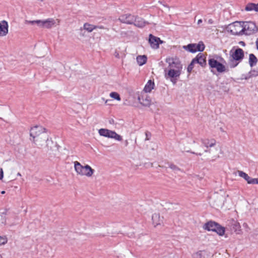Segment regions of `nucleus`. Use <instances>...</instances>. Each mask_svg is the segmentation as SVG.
<instances>
[{"label":"nucleus","instance_id":"nucleus-1","mask_svg":"<svg viewBox=\"0 0 258 258\" xmlns=\"http://www.w3.org/2000/svg\"><path fill=\"white\" fill-rule=\"evenodd\" d=\"M166 62L168 66L164 70L165 77L166 79H170L174 84L181 74L182 65L179 59L176 57L167 58Z\"/></svg>","mask_w":258,"mask_h":258},{"label":"nucleus","instance_id":"nucleus-2","mask_svg":"<svg viewBox=\"0 0 258 258\" xmlns=\"http://www.w3.org/2000/svg\"><path fill=\"white\" fill-rule=\"evenodd\" d=\"M74 168L77 174L81 176L91 177L94 172L93 169L89 165L83 166L78 161L74 162Z\"/></svg>","mask_w":258,"mask_h":258},{"label":"nucleus","instance_id":"nucleus-3","mask_svg":"<svg viewBox=\"0 0 258 258\" xmlns=\"http://www.w3.org/2000/svg\"><path fill=\"white\" fill-rule=\"evenodd\" d=\"M203 228L208 231L216 232L219 235H223L225 233V228L218 223L213 221H209L203 226Z\"/></svg>","mask_w":258,"mask_h":258},{"label":"nucleus","instance_id":"nucleus-4","mask_svg":"<svg viewBox=\"0 0 258 258\" xmlns=\"http://www.w3.org/2000/svg\"><path fill=\"white\" fill-rule=\"evenodd\" d=\"M30 135L31 137L33 139L41 137V138H48V134L46 132L45 128H43L41 126H35L32 127Z\"/></svg>","mask_w":258,"mask_h":258},{"label":"nucleus","instance_id":"nucleus-5","mask_svg":"<svg viewBox=\"0 0 258 258\" xmlns=\"http://www.w3.org/2000/svg\"><path fill=\"white\" fill-rule=\"evenodd\" d=\"M242 29V35H245L253 34L257 31L256 25L252 22H243Z\"/></svg>","mask_w":258,"mask_h":258},{"label":"nucleus","instance_id":"nucleus-6","mask_svg":"<svg viewBox=\"0 0 258 258\" xmlns=\"http://www.w3.org/2000/svg\"><path fill=\"white\" fill-rule=\"evenodd\" d=\"M98 133L101 136L113 139L118 141H121L122 140V137L115 132L108 129L101 128L98 131Z\"/></svg>","mask_w":258,"mask_h":258},{"label":"nucleus","instance_id":"nucleus-7","mask_svg":"<svg viewBox=\"0 0 258 258\" xmlns=\"http://www.w3.org/2000/svg\"><path fill=\"white\" fill-rule=\"evenodd\" d=\"M208 64L211 72L213 69H215L218 73H223L225 71V67L221 63L218 61L214 58H210L208 60Z\"/></svg>","mask_w":258,"mask_h":258},{"label":"nucleus","instance_id":"nucleus-8","mask_svg":"<svg viewBox=\"0 0 258 258\" xmlns=\"http://www.w3.org/2000/svg\"><path fill=\"white\" fill-rule=\"evenodd\" d=\"M205 47V45L202 41L199 42L197 44L191 43L183 46L184 49L191 53H195L197 51H203Z\"/></svg>","mask_w":258,"mask_h":258},{"label":"nucleus","instance_id":"nucleus-9","mask_svg":"<svg viewBox=\"0 0 258 258\" xmlns=\"http://www.w3.org/2000/svg\"><path fill=\"white\" fill-rule=\"evenodd\" d=\"M228 29L233 35H242V22H235L228 26Z\"/></svg>","mask_w":258,"mask_h":258},{"label":"nucleus","instance_id":"nucleus-10","mask_svg":"<svg viewBox=\"0 0 258 258\" xmlns=\"http://www.w3.org/2000/svg\"><path fill=\"white\" fill-rule=\"evenodd\" d=\"M232 57L233 60H232L230 63V66L231 68H234L237 66L238 62L236 63H234V60L236 61H240L244 57V52L242 49L237 48L231 55Z\"/></svg>","mask_w":258,"mask_h":258},{"label":"nucleus","instance_id":"nucleus-11","mask_svg":"<svg viewBox=\"0 0 258 258\" xmlns=\"http://www.w3.org/2000/svg\"><path fill=\"white\" fill-rule=\"evenodd\" d=\"M118 20L123 23L133 24L136 20V16L130 14H125L121 15Z\"/></svg>","mask_w":258,"mask_h":258},{"label":"nucleus","instance_id":"nucleus-12","mask_svg":"<svg viewBox=\"0 0 258 258\" xmlns=\"http://www.w3.org/2000/svg\"><path fill=\"white\" fill-rule=\"evenodd\" d=\"M201 142L202 145L207 148L205 150V152L211 153V149L209 148L214 147L216 144V141L214 139H201Z\"/></svg>","mask_w":258,"mask_h":258},{"label":"nucleus","instance_id":"nucleus-13","mask_svg":"<svg viewBox=\"0 0 258 258\" xmlns=\"http://www.w3.org/2000/svg\"><path fill=\"white\" fill-rule=\"evenodd\" d=\"M149 42L152 48L157 49L159 47V43L162 42L160 40L159 38L155 37L152 34H150Z\"/></svg>","mask_w":258,"mask_h":258},{"label":"nucleus","instance_id":"nucleus-14","mask_svg":"<svg viewBox=\"0 0 258 258\" xmlns=\"http://www.w3.org/2000/svg\"><path fill=\"white\" fill-rule=\"evenodd\" d=\"M192 62L198 63L202 67H205L206 64V57L203 53H199L197 56L192 59Z\"/></svg>","mask_w":258,"mask_h":258},{"label":"nucleus","instance_id":"nucleus-15","mask_svg":"<svg viewBox=\"0 0 258 258\" xmlns=\"http://www.w3.org/2000/svg\"><path fill=\"white\" fill-rule=\"evenodd\" d=\"M139 102L145 106H150L151 104V100L147 95H142L138 97Z\"/></svg>","mask_w":258,"mask_h":258},{"label":"nucleus","instance_id":"nucleus-16","mask_svg":"<svg viewBox=\"0 0 258 258\" xmlns=\"http://www.w3.org/2000/svg\"><path fill=\"white\" fill-rule=\"evenodd\" d=\"M55 24V21L52 18L41 20V28L50 29Z\"/></svg>","mask_w":258,"mask_h":258},{"label":"nucleus","instance_id":"nucleus-17","mask_svg":"<svg viewBox=\"0 0 258 258\" xmlns=\"http://www.w3.org/2000/svg\"><path fill=\"white\" fill-rule=\"evenodd\" d=\"M8 23L6 21L0 22V36H5L8 33Z\"/></svg>","mask_w":258,"mask_h":258},{"label":"nucleus","instance_id":"nucleus-18","mask_svg":"<svg viewBox=\"0 0 258 258\" xmlns=\"http://www.w3.org/2000/svg\"><path fill=\"white\" fill-rule=\"evenodd\" d=\"M33 142L38 148H41L45 144V143L48 142L49 140L48 138H45V139H44L43 138H41V137H39L33 139Z\"/></svg>","mask_w":258,"mask_h":258},{"label":"nucleus","instance_id":"nucleus-19","mask_svg":"<svg viewBox=\"0 0 258 258\" xmlns=\"http://www.w3.org/2000/svg\"><path fill=\"white\" fill-rule=\"evenodd\" d=\"M152 219L153 224L154 225V226L161 225L162 223H163V218L162 217H161L159 214L158 213H154L152 215Z\"/></svg>","mask_w":258,"mask_h":258},{"label":"nucleus","instance_id":"nucleus-20","mask_svg":"<svg viewBox=\"0 0 258 258\" xmlns=\"http://www.w3.org/2000/svg\"><path fill=\"white\" fill-rule=\"evenodd\" d=\"M147 23L142 18L136 16V20L133 24L137 27L141 28L145 26Z\"/></svg>","mask_w":258,"mask_h":258},{"label":"nucleus","instance_id":"nucleus-21","mask_svg":"<svg viewBox=\"0 0 258 258\" xmlns=\"http://www.w3.org/2000/svg\"><path fill=\"white\" fill-rule=\"evenodd\" d=\"M154 82L152 80H150L148 81L147 84H146L144 91L146 93H150L152 91V90L154 88Z\"/></svg>","mask_w":258,"mask_h":258},{"label":"nucleus","instance_id":"nucleus-22","mask_svg":"<svg viewBox=\"0 0 258 258\" xmlns=\"http://www.w3.org/2000/svg\"><path fill=\"white\" fill-rule=\"evenodd\" d=\"M25 24H30L31 25H36L38 26L39 28H41V20H33V21H30V20H26L25 21Z\"/></svg>","mask_w":258,"mask_h":258},{"label":"nucleus","instance_id":"nucleus-23","mask_svg":"<svg viewBox=\"0 0 258 258\" xmlns=\"http://www.w3.org/2000/svg\"><path fill=\"white\" fill-rule=\"evenodd\" d=\"M257 62V59L256 56L252 53L249 55V64L251 67L255 66Z\"/></svg>","mask_w":258,"mask_h":258},{"label":"nucleus","instance_id":"nucleus-24","mask_svg":"<svg viewBox=\"0 0 258 258\" xmlns=\"http://www.w3.org/2000/svg\"><path fill=\"white\" fill-rule=\"evenodd\" d=\"M137 61L139 66H142L146 63L147 57L145 55H139L137 57Z\"/></svg>","mask_w":258,"mask_h":258},{"label":"nucleus","instance_id":"nucleus-25","mask_svg":"<svg viewBox=\"0 0 258 258\" xmlns=\"http://www.w3.org/2000/svg\"><path fill=\"white\" fill-rule=\"evenodd\" d=\"M237 173L240 177L244 178L247 182V183H249L251 177H249L247 174L240 170H238Z\"/></svg>","mask_w":258,"mask_h":258},{"label":"nucleus","instance_id":"nucleus-26","mask_svg":"<svg viewBox=\"0 0 258 258\" xmlns=\"http://www.w3.org/2000/svg\"><path fill=\"white\" fill-rule=\"evenodd\" d=\"M96 26L91 25L88 23H85L84 25V28L85 30H87L89 32H92L93 30L96 29Z\"/></svg>","mask_w":258,"mask_h":258},{"label":"nucleus","instance_id":"nucleus-27","mask_svg":"<svg viewBox=\"0 0 258 258\" xmlns=\"http://www.w3.org/2000/svg\"><path fill=\"white\" fill-rule=\"evenodd\" d=\"M110 96L118 101H120L121 100V98L120 97L119 95L117 92H112L110 93Z\"/></svg>","mask_w":258,"mask_h":258},{"label":"nucleus","instance_id":"nucleus-28","mask_svg":"<svg viewBox=\"0 0 258 258\" xmlns=\"http://www.w3.org/2000/svg\"><path fill=\"white\" fill-rule=\"evenodd\" d=\"M254 3H248L245 8V10L247 12L254 11Z\"/></svg>","mask_w":258,"mask_h":258},{"label":"nucleus","instance_id":"nucleus-29","mask_svg":"<svg viewBox=\"0 0 258 258\" xmlns=\"http://www.w3.org/2000/svg\"><path fill=\"white\" fill-rule=\"evenodd\" d=\"M8 239L6 236H0V246L7 243Z\"/></svg>","mask_w":258,"mask_h":258},{"label":"nucleus","instance_id":"nucleus-30","mask_svg":"<svg viewBox=\"0 0 258 258\" xmlns=\"http://www.w3.org/2000/svg\"><path fill=\"white\" fill-rule=\"evenodd\" d=\"M6 222L5 216L0 214V226L5 225Z\"/></svg>","mask_w":258,"mask_h":258},{"label":"nucleus","instance_id":"nucleus-31","mask_svg":"<svg viewBox=\"0 0 258 258\" xmlns=\"http://www.w3.org/2000/svg\"><path fill=\"white\" fill-rule=\"evenodd\" d=\"M195 63H196L195 62H192V60L191 62H190V63L189 64V66L187 67V71L189 73H190L192 71V70L194 68V65Z\"/></svg>","mask_w":258,"mask_h":258},{"label":"nucleus","instance_id":"nucleus-32","mask_svg":"<svg viewBox=\"0 0 258 258\" xmlns=\"http://www.w3.org/2000/svg\"><path fill=\"white\" fill-rule=\"evenodd\" d=\"M248 184H258V178H251Z\"/></svg>","mask_w":258,"mask_h":258},{"label":"nucleus","instance_id":"nucleus-33","mask_svg":"<svg viewBox=\"0 0 258 258\" xmlns=\"http://www.w3.org/2000/svg\"><path fill=\"white\" fill-rule=\"evenodd\" d=\"M169 168L174 171H177L179 170V169L174 164H170L169 165Z\"/></svg>","mask_w":258,"mask_h":258},{"label":"nucleus","instance_id":"nucleus-34","mask_svg":"<svg viewBox=\"0 0 258 258\" xmlns=\"http://www.w3.org/2000/svg\"><path fill=\"white\" fill-rule=\"evenodd\" d=\"M194 258H204L201 253H197L194 255Z\"/></svg>","mask_w":258,"mask_h":258},{"label":"nucleus","instance_id":"nucleus-35","mask_svg":"<svg viewBox=\"0 0 258 258\" xmlns=\"http://www.w3.org/2000/svg\"><path fill=\"white\" fill-rule=\"evenodd\" d=\"M145 134H146V137L145 140H149L150 139V137H151V134L149 132H146Z\"/></svg>","mask_w":258,"mask_h":258},{"label":"nucleus","instance_id":"nucleus-36","mask_svg":"<svg viewBox=\"0 0 258 258\" xmlns=\"http://www.w3.org/2000/svg\"><path fill=\"white\" fill-rule=\"evenodd\" d=\"M4 177V173L3 169L0 167V180H2Z\"/></svg>","mask_w":258,"mask_h":258},{"label":"nucleus","instance_id":"nucleus-37","mask_svg":"<svg viewBox=\"0 0 258 258\" xmlns=\"http://www.w3.org/2000/svg\"><path fill=\"white\" fill-rule=\"evenodd\" d=\"M254 11L258 12V3L257 4H254Z\"/></svg>","mask_w":258,"mask_h":258},{"label":"nucleus","instance_id":"nucleus-38","mask_svg":"<svg viewBox=\"0 0 258 258\" xmlns=\"http://www.w3.org/2000/svg\"><path fill=\"white\" fill-rule=\"evenodd\" d=\"M109 122L110 123V124H113L114 123V121L113 119H110L109 120Z\"/></svg>","mask_w":258,"mask_h":258},{"label":"nucleus","instance_id":"nucleus-39","mask_svg":"<svg viewBox=\"0 0 258 258\" xmlns=\"http://www.w3.org/2000/svg\"><path fill=\"white\" fill-rule=\"evenodd\" d=\"M239 43L242 46H245V43L243 41H240Z\"/></svg>","mask_w":258,"mask_h":258},{"label":"nucleus","instance_id":"nucleus-40","mask_svg":"<svg viewBox=\"0 0 258 258\" xmlns=\"http://www.w3.org/2000/svg\"><path fill=\"white\" fill-rule=\"evenodd\" d=\"M255 43H256V48L258 50V38H257V39L256 40Z\"/></svg>","mask_w":258,"mask_h":258},{"label":"nucleus","instance_id":"nucleus-41","mask_svg":"<svg viewBox=\"0 0 258 258\" xmlns=\"http://www.w3.org/2000/svg\"><path fill=\"white\" fill-rule=\"evenodd\" d=\"M213 20H212V19H209V20H208V23H209V24H212V23H213Z\"/></svg>","mask_w":258,"mask_h":258},{"label":"nucleus","instance_id":"nucleus-42","mask_svg":"<svg viewBox=\"0 0 258 258\" xmlns=\"http://www.w3.org/2000/svg\"><path fill=\"white\" fill-rule=\"evenodd\" d=\"M202 23V19H199L198 21V24L199 25L201 23Z\"/></svg>","mask_w":258,"mask_h":258},{"label":"nucleus","instance_id":"nucleus-43","mask_svg":"<svg viewBox=\"0 0 258 258\" xmlns=\"http://www.w3.org/2000/svg\"><path fill=\"white\" fill-rule=\"evenodd\" d=\"M115 55L116 57H118L119 54L118 53H115Z\"/></svg>","mask_w":258,"mask_h":258},{"label":"nucleus","instance_id":"nucleus-44","mask_svg":"<svg viewBox=\"0 0 258 258\" xmlns=\"http://www.w3.org/2000/svg\"><path fill=\"white\" fill-rule=\"evenodd\" d=\"M1 194H5V191L3 190L1 192Z\"/></svg>","mask_w":258,"mask_h":258},{"label":"nucleus","instance_id":"nucleus-45","mask_svg":"<svg viewBox=\"0 0 258 258\" xmlns=\"http://www.w3.org/2000/svg\"><path fill=\"white\" fill-rule=\"evenodd\" d=\"M196 154H197V155H200V156H201V155H202V153H198H198H197Z\"/></svg>","mask_w":258,"mask_h":258},{"label":"nucleus","instance_id":"nucleus-46","mask_svg":"<svg viewBox=\"0 0 258 258\" xmlns=\"http://www.w3.org/2000/svg\"><path fill=\"white\" fill-rule=\"evenodd\" d=\"M99 28L103 29V28H104V27L103 26H100V27H99Z\"/></svg>","mask_w":258,"mask_h":258},{"label":"nucleus","instance_id":"nucleus-47","mask_svg":"<svg viewBox=\"0 0 258 258\" xmlns=\"http://www.w3.org/2000/svg\"><path fill=\"white\" fill-rule=\"evenodd\" d=\"M0 258H3L2 254H0Z\"/></svg>","mask_w":258,"mask_h":258},{"label":"nucleus","instance_id":"nucleus-48","mask_svg":"<svg viewBox=\"0 0 258 258\" xmlns=\"http://www.w3.org/2000/svg\"><path fill=\"white\" fill-rule=\"evenodd\" d=\"M125 144H126V145H127L128 142H127V141H126Z\"/></svg>","mask_w":258,"mask_h":258},{"label":"nucleus","instance_id":"nucleus-49","mask_svg":"<svg viewBox=\"0 0 258 258\" xmlns=\"http://www.w3.org/2000/svg\"><path fill=\"white\" fill-rule=\"evenodd\" d=\"M18 175H21V174L19 173L18 174Z\"/></svg>","mask_w":258,"mask_h":258}]
</instances>
